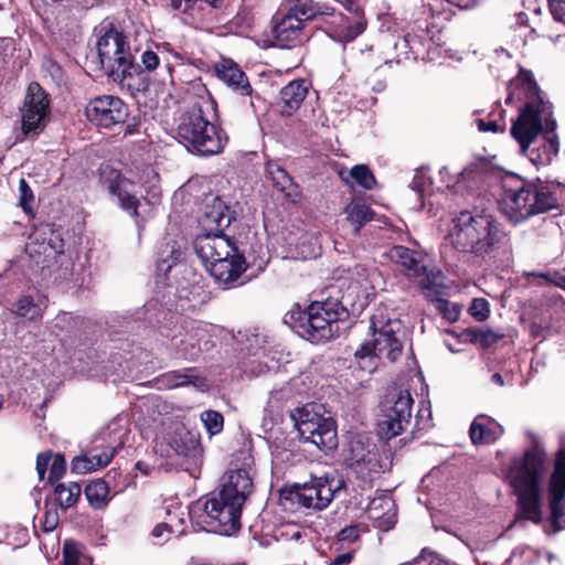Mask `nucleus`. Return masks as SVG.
<instances>
[{
  "mask_svg": "<svg viewBox=\"0 0 565 565\" xmlns=\"http://www.w3.org/2000/svg\"><path fill=\"white\" fill-rule=\"evenodd\" d=\"M190 337L194 339L195 344H200L202 350L207 349L210 340L207 334V327L201 322L191 323Z\"/></svg>",
  "mask_w": 565,
  "mask_h": 565,
  "instance_id": "obj_46",
  "label": "nucleus"
},
{
  "mask_svg": "<svg viewBox=\"0 0 565 565\" xmlns=\"http://www.w3.org/2000/svg\"><path fill=\"white\" fill-rule=\"evenodd\" d=\"M66 471V461L63 455L55 454L52 456L49 472V482L54 483L60 480Z\"/></svg>",
  "mask_w": 565,
  "mask_h": 565,
  "instance_id": "obj_44",
  "label": "nucleus"
},
{
  "mask_svg": "<svg viewBox=\"0 0 565 565\" xmlns=\"http://www.w3.org/2000/svg\"><path fill=\"white\" fill-rule=\"evenodd\" d=\"M348 220L354 226V233L358 234L360 228L373 217V212L369 206L361 202H352L345 209Z\"/></svg>",
  "mask_w": 565,
  "mask_h": 565,
  "instance_id": "obj_34",
  "label": "nucleus"
},
{
  "mask_svg": "<svg viewBox=\"0 0 565 565\" xmlns=\"http://www.w3.org/2000/svg\"><path fill=\"white\" fill-rule=\"evenodd\" d=\"M359 536L360 530L358 525L345 526L338 533V540L341 542H354Z\"/></svg>",
  "mask_w": 565,
  "mask_h": 565,
  "instance_id": "obj_57",
  "label": "nucleus"
},
{
  "mask_svg": "<svg viewBox=\"0 0 565 565\" xmlns=\"http://www.w3.org/2000/svg\"><path fill=\"white\" fill-rule=\"evenodd\" d=\"M51 106L45 90L38 83H31L21 107L22 131L25 136H38L50 120Z\"/></svg>",
  "mask_w": 565,
  "mask_h": 565,
  "instance_id": "obj_12",
  "label": "nucleus"
},
{
  "mask_svg": "<svg viewBox=\"0 0 565 565\" xmlns=\"http://www.w3.org/2000/svg\"><path fill=\"white\" fill-rule=\"evenodd\" d=\"M447 239L459 252L486 256L502 246L505 233L492 214L475 206L452 217Z\"/></svg>",
  "mask_w": 565,
  "mask_h": 565,
  "instance_id": "obj_3",
  "label": "nucleus"
},
{
  "mask_svg": "<svg viewBox=\"0 0 565 565\" xmlns=\"http://www.w3.org/2000/svg\"><path fill=\"white\" fill-rule=\"evenodd\" d=\"M170 448L178 455L193 462H198L202 456L200 437L185 427L177 428L169 439Z\"/></svg>",
  "mask_w": 565,
  "mask_h": 565,
  "instance_id": "obj_22",
  "label": "nucleus"
},
{
  "mask_svg": "<svg viewBox=\"0 0 565 565\" xmlns=\"http://www.w3.org/2000/svg\"><path fill=\"white\" fill-rule=\"evenodd\" d=\"M470 439L472 444H491L503 434L502 426L487 415H479L470 426Z\"/></svg>",
  "mask_w": 565,
  "mask_h": 565,
  "instance_id": "obj_25",
  "label": "nucleus"
},
{
  "mask_svg": "<svg viewBox=\"0 0 565 565\" xmlns=\"http://www.w3.org/2000/svg\"><path fill=\"white\" fill-rule=\"evenodd\" d=\"M471 335V341L479 343L483 348H489L499 339L501 335L490 329L475 328L467 331Z\"/></svg>",
  "mask_w": 565,
  "mask_h": 565,
  "instance_id": "obj_40",
  "label": "nucleus"
},
{
  "mask_svg": "<svg viewBox=\"0 0 565 565\" xmlns=\"http://www.w3.org/2000/svg\"><path fill=\"white\" fill-rule=\"evenodd\" d=\"M413 402L408 391H401L392 404L383 407L377 423V433L382 439L390 440L405 430L411 423Z\"/></svg>",
  "mask_w": 565,
  "mask_h": 565,
  "instance_id": "obj_15",
  "label": "nucleus"
},
{
  "mask_svg": "<svg viewBox=\"0 0 565 565\" xmlns=\"http://www.w3.org/2000/svg\"><path fill=\"white\" fill-rule=\"evenodd\" d=\"M81 491L77 482L58 483L54 489L55 500L62 509L66 510L77 502Z\"/></svg>",
  "mask_w": 565,
  "mask_h": 565,
  "instance_id": "obj_31",
  "label": "nucleus"
},
{
  "mask_svg": "<svg viewBox=\"0 0 565 565\" xmlns=\"http://www.w3.org/2000/svg\"><path fill=\"white\" fill-rule=\"evenodd\" d=\"M100 181L117 204L134 217L138 216L139 199L137 185L117 170L103 168Z\"/></svg>",
  "mask_w": 565,
  "mask_h": 565,
  "instance_id": "obj_18",
  "label": "nucleus"
},
{
  "mask_svg": "<svg viewBox=\"0 0 565 565\" xmlns=\"http://www.w3.org/2000/svg\"><path fill=\"white\" fill-rule=\"evenodd\" d=\"M164 380L167 381L169 387H178L192 384L193 386L203 391L209 386L206 381L200 377L194 369L169 372L164 375Z\"/></svg>",
  "mask_w": 565,
  "mask_h": 565,
  "instance_id": "obj_30",
  "label": "nucleus"
},
{
  "mask_svg": "<svg viewBox=\"0 0 565 565\" xmlns=\"http://www.w3.org/2000/svg\"><path fill=\"white\" fill-rule=\"evenodd\" d=\"M159 56L153 51L148 50L141 54V63L146 71L151 72L156 70L159 65Z\"/></svg>",
  "mask_w": 565,
  "mask_h": 565,
  "instance_id": "obj_56",
  "label": "nucleus"
},
{
  "mask_svg": "<svg viewBox=\"0 0 565 565\" xmlns=\"http://www.w3.org/2000/svg\"><path fill=\"white\" fill-rule=\"evenodd\" d=\"M267 173L273 185L281 192L287 199L297 201L300 196L298 186L294 183L287 171L278 163L268 162L266 167Z\"/></svg>",
  "mask_w": 565,
  "mask_h": 565,
  "instance_id": "obj_29",
  "label": "nucleus"
},
{
  "mask_svg": "<svg viewBox=\"0 0 565 565\" xmlns=\"http://www.w3.org/2000/svg\"><path fill=\"white\" fill-rule=\"evenodd\" d=\"M438 310L448 321H456L459 317V309L447 300L438 301Z\"/></svg>",
  "mask_w": 565,
  "mask_h": 565,
  "instance_id": "obj_53",
  "label": "nucleus"
},
{
  "mask_svg": "<svg viewBox=\"0 0 565 565\" xmlns=\"http://www.w3.org/2000/svg\"><path fill=\"white\" fill-rule=\"evenodd\" d=\"M448 3L454 4L460 9H470L475 7L478 0H446Z\"/></svg>",
  "mask_w": 565,
  "mask_h": 565,
  "instance_id": "obj_63",
  "label": "nucleus"
},
{
  "mask_svg": "<svg viewBox=\"0 0 565 565\" xmlns=\"http://www.w3.org/2000/svg\"><path fill=\"white\" fill-rule=\"evenodd\" d=\"M510 89L512 90L505 98L507 104L513 102L515 89H518V99H521V95H524L525 98L524 108L511 127V135L519 142L522 152L535 166L544 164L548 161V157L546 159L542 158L539 151L530 150V146L541 132L542 120L550 115V107L543 102L539 86L529 73H523L513 81Z\"/></svg>",
  "mask_w": 565,
  "mask_h": 565,
  "instance_id": "obj_4",
  "label": "nucleus"
},
{
  "mask_svg": "<svg viewBox=\"0 0 565 565\" xmlns=\"http://www.w3.org/2000/svg\"><path fill=\"white\" fill-rule=\"evenodd\" d=\"M548 6L554 19L565 23V0H548Z\"/></svg>",
  "mask_w": 565,
  "mask_h": 565,
  "instance_id": "obj_55",
  "label": "nucleus"
},
{
  "mask_svg": "<svg viewBox=\"0 0 565 565\" xmlns=\"http://www.w3.org/2000/svg\"><path fill=\"white\" fill-rule=\"evenodd\" d=\"M64 242L60 237L55 236L51 238L46 246L43 247V252L46 257H53L57 264L64 270V274H67L73 268V262L70 256H67L64 250Z\"/></svg>",
  "mask_w": 565,
  "mask_h": 565,
  "instance_id": "obj_32",
  "label": "nucleus"
},
{
  "mask_svg": "<svg viewBox=\"0 0 565 565\" xmlns=\"http://www.w3.org/2000/svg\"><path fill=\"white\" fill-rule=\"evenodd\" d=\"M167 247L169 248V255L164 256L166 252H162L158 264V269L164 274L171 270L172 266L175 265L182 256L181 249L177 248L175 245H168Z\"/></svg>",
  "mask_w": 565,
  "mask_h": 565,
  "instance_id": "obj_43",
  "label": "nucleus"
},
{
  "mask_svg": "<svg viewBox=\"0 0 565 565\" xmlns=\"http://www.w3.org/2000/svg\"><path fill=\"white\" fill-rule=\"evenodd\" d=\"M52 452H41L36 457V471L39 475L40 480H44L46 470L51 463L52 460Z\"/></svg>",
  "mask_w": 565,
  "mask_h": 565,
  "instance_id": "obj_54",
  "label": "nucleus"
},
{
  "mask_svg": "<svg viewBox=\"0 0 565 565\" xmlns=\"http://www.w3.org/2000/svg\"><path fill=\"white\" fill-rule=\"evenodd\" d=\"M551 282L557 287L565 289V268L563 269L562 273H553V278H551Z\"/></svg>",
  "mask_w": 565,
  "mask_h": 565,
  "instance_id": "obj_64",
  "label": "nucleus"
},
{
  "mask_svg": "<svg viewBox=\"0 0 565 565\" xmlns=\"http://www.w3.org/2000/svg\"><path fill=\"white\" fill-rule=\"evenodd\" d=\"M366 513L373 525L381 531H388L395 524V507L391 498L373 499L367 507Z\"/></svg>",
  "mask_w": 565,
  "mask_h": 565,
  "instance_id": "obj_24",
  "label": "nucleus"
},
{
  "mask_svg": "<svg viewBox=\"0 0 565 565\" xmlns=\"http://www.w3.org/2000/svg\"><path fill=\"white\" fill-rule=\"evenodd\" d=\"M116 454V448L111 446H98L89 449L82 456L72 460V471L76 473H87L106 467Z\"/></svg>",
  "mask_w": 565,
  "mask_h": 565,
  "instance_id": "obj_21",
  "label": "nucleus"
},
{
  "mask_svg": "<svg viewBox=\"0 0 565 565\" xmlns=\"http://www.w3.org/2000/svg\"><path fill=\"white\" fill-rule=\"evenodd\" d=\"M178 140L193 154L210 157L223 151L228 141L226 132L210 122L200 106L182 115L177 128Z\"/></svg>",
  "mask_w": 565,
  "mask_h": 565,
  "instance_id": "obj_8",
  "label": "nucleus"
},
{
  "mask_svg": "<svg viewBox=\"0 0 565 565\" xmlns=\"http://www.w3.org/2000/svg\"><path fill=\"white\" fill-rule=\"evenodd\" d=\"M87 119L96 126L110 128L126 121L128 106L119 97L103 95L92 99L85 109Z\"/></svg>",
  "mask_w": 565,
  "mask_h": 565,
  "instance_id": "obj_17",
  "label": "nucleus"
},
{
  "mask_svg": "<svg viewBox=\"0 0 565 565\" xmlns=\"http://www.w3.org/2000/svg\"><path fill=\"white\" fill-rule=\"evenodd\" d=\"M15 315L29 320H38L42 318L43 311L30 297H22L17 302Z\"/></svg>",
  "mask_w": 565,
  "mask_h": 565,
  "instance_id": "obj_37",
  "label": "nucleus"
},
{
  "mask_svg": "<svg viewBox=\"0 0 565 565\" xmlns=\"http://www.w3.org/2000/svg\"><path fill=\"white\" fill-rule=\"evenodd\" d=\"M409 188L418 195V199L422 200L429 191L430 181L423 171H417L409 184Z\"/></svg>",
  "mask_w": 565,
  "mask_h": 565,
  "instance_id": "obj_45",
  "label": "nucleus"
},
{
  "mask_svg": "<svg viewBox=\"0 0 565 565\" xmlns=\"http://www.w3.org/2000/svg\"><path fill=\"white\" fill-rule=\"evenodd\" d=\"M273 34L281 47L296 46L307 39L305 22L299 20L294 13L288 12L280 19H276Z\"/></svg>",
  "mask_w": 565,
  "mask_h": 565,
  "instance_id": "obj_20",
  "label": "nucleus"
},
{
  "mask_svg": "<svg viewBox=\"0 0 565 565\" xmlns=\"http://www.w3.org/2000/svg\"><path fill=\"white\" fill-rule=\"evenodd\" d=\"M420 286L423 289H433L437 286H440L443 284V276L440 271L434 273L427 271V267L425 266V271L420 274Z\"/></svg>",
  "mask_w": 565,
  "mask_h": 565,
  "instance_id": "obj_49",
  "label": "nucleus"
},
{
  "mask_svg": "<svg viewBox=\"0 0 565 565\" xmlns=\"http://www.w3.org/2000/svg\"><path fill=\"white\" fill-rule=\"evenodd\" d=\"M178 353L184 359H195L202 348L200 344H195L194 339H191L190 334H186L184 339H181L177 344Z\"/></svg>",
  "mask_w": 565,
  "mask_h": 565,
  "instance_id": "obj_42",
  "label": "nucleus"
},
{
  "mask_svg": "<svg viewBox=\"0 0 565 565\" xmlns=\"http://www.w3.org/2000/svg\"><path fill=\"white\" fill-rule=\"evenodd\" d=\"M233 220L234 214L222 198L214 194L205 196L202 215L199 218L203 233H223Z\"/></svg>",
  "mask_w": 565,
  "mask_h": 565,
  "instance_id": "obj_19",
  "label": "nucleus"
},
{
  "mask_svg": "<svg viewBox=\"0 0 565 565\" xmlns=\"http://www.w3.org/2000/svg\"><path fill=\"white\" fill-rule=\"evenodd\" d=\"M390 257L399 265L408 277H419L425 271L422 256L405 246L397 245L391 248Z\"/></svg>",
  "mask_w": 565,
  "mask_h": 565,
  "instance_id": "obj_27",
  "label": "nucleus"
},
{
  "mask_svg": "<svg viewBox=\"0 0 565 565\" xmlns=\"http://www.w3.org/2000/svg\"><path fill=\"white\" fill-rule=\"evenodd\" d=\"M350 278L354 280L356 286L364 291L369 287V273L364 266H355L350 274Z\"/></svg>",
  "mask_w": 565,
  "mask_h": 565,
  "instance_id": "obj_51",
  "label": "nucleus"
},
{
  "mask_svg": "<svg viewBox=\"0 0 565 565\" xmlns=\"http://www.w3.org/2000/svg\"><path fill=\"white\" fill-rule=\"evenodd\" d=\"M469 312L477 320L483 321L490 315L489 302L483 298H475L469 308Z\"/></svg>",
  "mask_w": 565,
  "mask_h": 565,
  "instance_id": "obj_47",
  "label": "nucleus"
},
{
  "mask_svg": "<svg viewBox=\"0 0 565 565\" xmlns=\"http://www.w3.org/2000/svg\"><path fill=\"white\" fill-rule=\"evenodd\" d=\"M309 92L305 79L291 81L280 90L281 115L291 116L302 104Z\"/></svg>",
  "mask_w": 565,
  "mask_h": 565,
  "instance_id": "obj_26",
  "label": "nucleus"
},
{
  "mask_svg": "<svg viewBox=\"0 0 565 565\" xmlns=\"http://www.w3.org/2000/svg\"><path fill=\"white\" fill-rule=\"evenodd\" d=\"M193 246L210 275L225 288L232 287L247 268L244 256L223 233H202Z\"/></svg>",
  "mask_w": 565,
  "mask_h": 565,
  "instance_id": "obj_7",
  "label": "nucleus"
},
{
  "mask_svg": "<svg viewBox=\"0 0 565 565\" xmlns=\"http://www.w3.org/2000/svg\"><path fill=\"white\" fill-rule=\"evenodd\" d=\"M349 317V311L338 299L312 302L301 309L298 303L286 312L284 323L299 337L320 343L339 333V322Z\"/></svg>",
  "mask_w": 565,
  "mask_h": 565,
  "instance_id": "obj_6",
  "label": "nucleus"
},
{
  "mask_svg": "<svg viewBox=\"0 0 565 565\" xmlns=\"http://www.w3.org/2000/svg\"><path fill=\"white\" fill-rule=\"evenodd\" d=\"M339 35L347 42L353 41L356 36L364 32L366 22L363 17H355L354 20L344 18L339 14Z\"/></svg>",
  "mask_w": 565,
  "mask_h": 565,
  "instance_id": "obj_33",
  "label": "nucleus"
},
{
  "mask_svg": "<svg viewBox=\"0 0 565 565\" xmlns=\"http://www.w3.org/2000/svg\"><path fill=\"white\" fill-rule=\"evenodd\" d=\"M97 41L100 66L114 82H124L135 72L134 57L126 36L111 25H102Z\"/></svg>",
  "mask_w": 565,
  "mask_h": 565,
  "instance_id": "obj_10",
  "label": "nucleus"
},
{
  "mask_svg": "<svg viewBox=\"0 0 565 565\" xmlns=\"http://www.w3.org/2000/svg\"><path fill=\"white\" fill-rule=\"evenodd\" d=\"M288 13H294L302 22L309 21L315 18L319 10L311 0H290Z\"/></svg>",
  "mask_w": 565,
  "mask_h": 565,
  "instance_id": "obj_36",
  "label": "nucleus"
},
{
  "mask_svg": "<svg viewBox=\"0 0 565 565\" xmlns=\"http://www.w3.org/2000/svg\"><path fill=\"white\" fill-rule=\"evenodd\" d=\"M501 186V210L514 224L558 209L564 192L561 184L540 179L525 180L514 173L505 174Z\"/></svg>",
  "mask_w": 565,
  "mask_h": 565,
  "instance_id": "obj_2",
  "label": "nucleus"
},
{
  "mask_svg": "<svg viewBox=\"0 0 565 565\" xmlns=\"http://www.w3.org/2000/svg\"><path fill=\"white\" fill-rule=\"evenodd\" d=\"M348 461L359 478L371 482L387 468L375 445L365 441L363 437L350 441Z\"/></svg>",
  "mask_w": 565,
  "mask_h": 565,
  "instance_id": "obj_14",
  "label": "nucleus"
},
{
  "mask_svg": "<svg viewBox=\"0 0 565 565\" xmlns=\"http://www.w3.org/2000/svg\"><path fill=\"white\" fill-rule=\"evenodd\" d=\"M431 420V411L429 405H423L416 416H415V426L417 429H425L429 427Z\"/></svg>",
  "mask_w": 565,
  "mask_h": 565,
  "instance_id": "obj_52",
  "label": "nucleus"
},
{
  "mask_svg": "<svg viewBox=\"0 0 565 565\" xmlns=\"http://www.w3.org/2000/svg\"><path fill=\"white\" fill-rule=\"evenodd\" d=\"M344 484L342 478L334 476L311 477L302 484L296 483L290 488L282 489L280 502L286 509L297 507L322 511L330 505Z\"/></svg>",
  "mask_w": 565,
  "mask_h": 565,
  "instance_id": "obj_9",
  "label": "nucleus"
},
{
  "mask_svg": "<svg viewBox=\"0 0 565 565\" xmlns=\"http://www.w3.org/2000/svg\"><path fill=\"white\" fill-rule=\"evenodd\" d=\"M217 77L233 90L242 96H248L252 93L250 84L239 68V66L231 60H223L215 66Z\"/></svg>",
  "mask_w": 565,
  "mask_h": 565,
  "instance_id": "obj_23",
  "label": "nucleus"
},
{
  "mask_svg": "<svg viewBox=\"0 0 565 565\" xmlns=\"http://www.w3.org/2000/svg\"><path fill=\"white\" fill-rule=\"evenodd\" d=\"M249 341L250 345L246 348L247 351L253 355H257L258 350L260 349L259 344L264 342V339L260 338L258 334H254L253 339H250Z\"/></svg>",
  "mask_w": 565,
  "mask_h": 565,
  "instance_id": "obj_62",
  "label": "nucleus"
},
{
  "mask_svg": "<svg viewBox=\"0 0 565 565\" xmlns=\"http://www.w3.org/2000/svg\"><path fill=\"white\" fill-rule=\"evenodd\" d=\"M20 191V205L25 211H31V203L33 202V193L24 179L19 181Z\"/></svg>",
  "mask_w": 565,
  "mask_h": 565,
  "instance_id": "obj_50",
  "label": "nucleus"
},
{
  "mask_svg": "<svg viewBox=\"0 0 565 565\" xmlns=\"http://www.w3.org/2000/svg\"><path fill=\"white\" fill-rule=\"evenodd\" d=\"M285 399L284 391H273L269 395L267 406L264 408L265 418L264 426L267 425V419L273 423L276 417L279 415V411L282 406V401Z\"/></svg>",
  "mask_w": 565,
  "mask_h": 565,
  "instance_id": "obj_38",
  "label": "nucleus"
},
{
  "mask_svg": "<svg viewBox=\"0 0 565 565\" xmlns=\"http://www.w3.org/2000/svg\"><path fill=\"white\" fill-rule=\"evenodd\" d=\"M201 420L206 431L213 436L217 435L223 429L224 419L221 413L216 411H205L201 414Z\"/></svg>",
  "mask_w": 565,
  "mask_h": 565,
  "instance_id": "obj_41",
  "label": "nucleus"
},
{
  "mask_svg": "<svg viewBox=\"0 0 565 565\" xmlns=\"http://www.w3.org/2000/svg\"><path fill=\"white\" fill-rule=\"evenodd\" d=\"M544 473V458L531 450L520 460H514L509 479L518 497V511L514 524L527 520L535 524L543 520L541 501V481Z\"/></svg>",
  "mask_w": 565,
  "mask_h": 565,
  "instance_id": "obj_5",
  "label": "nucleus"
},
{
  "mask_svg": "<svg viewBox=\"0 0 565 565\" xmlns=\"http://www.w3.org/2000/svg\"><path fill=\"white\" fill-rule=\"evenodd\" d=\"M58 513L56 510H47L44 514L43 529L45 532H52L58 524Z\"/></svg>",
  "mask_w": 565,
  "mask_h": 565,
  "instance_id": "obj_58",
  "label": "nucleus"
},
{
  "mask_svg": "<svg viewBox=\"0 0 565 565\" xmlns=\"http://www.w3.org/2000/svg\"><path fill=\"white\" fill-rule=\"evenodd\" d=\"M172 533V525L166 522L157 524L151 535L156 539L167 540L169 535Z\"/></svg>",
  "mask_w": 565,
  "mask_h": 565,
  "instance_id": "obj_59",
  "label": "nucleus"
},
{
  "mask_svg": "<svg viewBox=\"0 0 565 565\" xmlns=\"http://www.w3.org/2000/svg\"><path fill=\"white\" fill-rule=\"evenodd\" d=\"M64 565H78L81 561V551L76 543L65 541L63 545Z\"/></svg>",
  "mask_w": 565,
  "mask_h": 565,
  "instance_id": "obj_48",
  "label": "nucleus"
},
{
  "mask_svg": "<svg viewBox=\"0 0 565 565\" xmlns=\"http://www.w3.org/2000/svg\"><path fill=\"white\" fill-rule=\"evenodd\" d=\"M321 406L307 404L291 413L295 426L305 443H311L319 449H333L337 446V429L331 417L320 413Z\"/></svg>",
  "mask_w": 565,
  "mask_h": 565,
  "instance_id": "obj_11",
  "label": "nucleus"
},
{
  "mask_svg": "<svg viewBox=\"0 0 565 565\" xmlns=\"http://www.w3.org/2000/svg\"><path fill=\"white\" fill-rule=\"evenodd\" d=\"M350 177L356 182V184L366 190H371L375 185V178L366 166H354L350 170Z\"/></svg>",
  "mask_w": 565,
  "mask_h": 565,
  "instance_id": "obj_39",
  "label": "nucleus"
},
{
  "mask_svg": "<svg viewBox=\"0 0 565 565\" xmlns=\"http://www.w3.org/2000/svg\"><path fill=\"white\" fill-rule=\"evenodd\" d=\"M253 480L246 469H235L217 492L193 503L189 514L193 525L206 532L232 535L241 527V514Z\"/></svg>",
  "mask_w": 565,
  "mask_h": 565,
  "instance_id": "obj_1",
  "label": "nucleus"
},
{
  "mask_svg": "<svg viewBox=\"0 0 565 565\" xmlns=\"http://www.w3.org/2000/svg\"><path fill=\"white\" fill-rule=\"evenodd\" d=\"M478 129L482 132H498L500 130L495 120L484 121L483 119L477 120Z\"/></svg>",
  "mask_w": 565,
  "mask_h": 565,
  "instance_id": "obj_61",
  "label": "nucleus"
},
{
  "mask_svg": "<svg viewBox=\"0 0 565 565\" xmlns=\"http://www.w3.org/2000/svg\"><path fill=\"white\" fill-rule=\"evenodd\" d=\"M354 557V552H345L337 555L332 559H330L328 565H349Z\"/></svg>",
  "mask_w": 565,
  "mask_h": 565,
  "instance_id": "obj_60",
  "label": "nucleus"
},
{
  "mask_svg": "<svg viewBox=\"0 0 565 565\" xmlns=\"http://www.w3.org/2000/svg\"><path fill=\"white\" fill-rule=\"evenodd\" d=\"M547 499L554 532L565 529V440L561 443L557 451Z\"/></svg>",
  "mask_w": 565,
  "mask_h": 565,
  "instance_id": "obj_16",
  "label": "nucleus"
},
{
  "mask_svg": "<svg viewBox=\"0 0 565 565\" xmlns=\"http://www.w3.org/2000/svg\"><path fill=\"white\" fill-rule=\"evenodd\" d=\"M221 0H171L173 10L185 14L191 22L201 21Z\"/></svg>",
  "mask_w": 565,
  "mask_h": 565,
  "instance_id": "obj_28",
  "label": "nucleus"
},
{
  "mask_svg": "<svg viewBox=\"0 0 565 565\" xmlns=\"http://www.w3.org/2000/svg\"><path fill=\"white\" fill-rule=\"evenodd\" d=\"M108 486L104 480L90 482L85 488V495L94 508H102L107 502Z\"/></svg>",
  "mask_w": 565,
  "mask_h": 565,
  "instance_id": "obj_35",
  "label": "nucleus"
},
{
  "mask_svg": "<svg viewBox=\"0 0 565 565\" xmlns=\"http://www.w3.org/2000/svg\"><path fill=\"white\" fill-rule=\"evenodd\" d=\"M403 351V344L399 338L396 335L392 323H386L381 330L374 331L372 339L363 342L360 348L355 351V360L365 367L363 362L369 359L386 358L390 362H395Z\"/></svg>",
  "mask_w": 565,
  "mask_h": 565,
  "instance_id": "obj_13",
  "label": "nucleus"
}]
</instances>
